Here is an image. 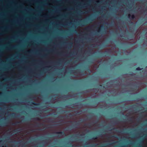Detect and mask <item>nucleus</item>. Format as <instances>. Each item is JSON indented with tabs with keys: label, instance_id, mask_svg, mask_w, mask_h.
Returning <instances> with one entry per match:
<instances>
[{
	"label": "nucleus",
	"instance_id": "10",
	"mask_svg": "<svg viewBox=\"0 0 147 147\" xmlns=\"http://www.w3.org/2000/svg\"><path fill=\"white\" fill-rule=\"evenodd\" d=\"M16 115V114H15L14 113H12V114H11L10 115V116L12 117H16L15 115Z\"/></svg>",
	"mask_w": 147,
	"mask_h": 147
},
{
	"label": "nucleus",
	"instance_id": "31",
	"mask_svg": "<svg viewBox=\"0 0 147 147\" xmlns=\"http://www.w3.org/2000/svg\"><path fill=\"white\" fill-rule=\"evenodd\" d=\"M81 72V73L82 74H83V73H84V71H82Z\"/></svg>",
	"mask_w": 147,
	"mask_h": 147
},
{
	"label": "nucleus",
	"instance_id": "52",
	"mask_svg": "<svg viewBox=\"0 0 147 147\" xmlns=\"http://www.w3.org/2000/svg\"><path fill=\"white\" fill-rule=\"evenodd\" d=\"M28 53H30V51H28Z\"/></svg>",
	"mask_w": 147,
	"mask_h": 147
},
{
	"label": "nucleus",
	"instance_id": "24",
	"mask_svg": "<svg viewBox=\"0 0 147 147\" xmlns=\"http://www.w3.org/2000/svg\"><path fill=\"white\" fill-rule=\"evenodd\" d=\"M131 17V15L130 14H129L128 15V17L129 18H130V17Z\"/></svg>",
	"mask_w": 147,
	"mask_h": 147
},
{
	"label": "nucleus",
	"instance_id": "8",
	"mask_svg": "<svg viewBox=\"0 0 147 147\" xmlns=\"http://www.w3.org/2000/svg\"><path fill=\"white\" fill-rule=\"evenodd\" d=\"M76 137V135H73L70 136V137L71 138H73L74 139L76 140H77V139L75 138V137Z\"/></svg>",
	"mask_w": 147,
	"mask_h": 147
},
{
	"label": "nucleus",
	"instance_id": "28",
	"mask_svg": "<svg viewBox=\"0 0 147 147\" xmlns=\"http://www.w3.org/2000/svg\"><path fill=\"white\" fill-rule=\"evenodd\" d=\"M37 125H38V126H40V123H37Z\"/></svg>",
	"mask_w": 147,
	"mask_h": 147
},
{
	"label": "nucleus",
	"instance_id": "43",
	"mask_svg": "<svg viewBox=\"0 0 147 147\" xmlns=\"http://www.w3.org/2000/svg\"><path fill=\"white\" fill-rule=\"evenodd\" d=\"M74 32H77V31H76V30H75L74 31Z\"/></svg>",
	"mask_w": 147,
	"mask_h": 147
},
{
	"label": "nucleus",
	"instance_id": "14",
	"mask_svg": "<svg viewBox=\"0 0 147 147\" xmlns=\"http://www.w3.org/2000/svg\"><path fill=\"white\" fill-rule=\"evenodd\" d=\"M20 122H17L16 123H13V125H16L17 124H18V123H19Z\"/></svg>",
	"mask_w": 147,
	"mask_h": 147
},
{
	"label": "nucleus",
	"instance_id": "42",
	"mask_svg": "<svg viewBox=\"0 0 147 147\" xmlns=\"http://www.w3.org/2000/svg\"><path fill=\"white\" fill-rule=\"evenodd\" d=\"M46 56V55H44V56H43V57H45Z\"/></svg>",
	"mask_w": 147,
	"mask_h": 147
},
{
	"label": "nucleus",
	"instance_id": "6",
	"mask_svg": "<svg viewBox=\"0 0 147 147\" xmlns=\"http://www.w3.org/2000/svg\"><path fill=\"white\" fill-rule=\"evenodd\" d=\"M31 104L32 105H34L35 106H38L39 105V104L38 103H37L34 102H31Z\"/></svg>",
	"mask_w": 147,
	"mask_h": 147
},
{
	"label": "nucleus",
	"instance_id": "9",
	"mask_svg": "<svg viewBox=\"0 0 147 147\" xmlns=\"http://www.w3.org/2000/svg\"><path fill=\"white\" fill-rule=\"evenodd\" d=\"M86 69L88 71L89 73H90L91 72V69L87 67Z\"/></svg>",
	"mask_w": 147,
	"mask_h": 147
},
{
	"label": "nucleus",
	"instance_id": "47",
	"mask_svg": "<svg viewBox=\"0 0 147 147\" xmlns=\"http://www.w3.org/2000/svg\"><path fill=\"white\" fill-rule=\"evenodd\" d=\"M114 137H115V138H117V136H114Z\"/></svg>",
	"mask_w": 147,
	"mask_h": 147
},
{
	"label": "nucleus",
	"instance_id": "26",
	"mask_svg": "<svg viewBox=\"0 0 147 147\" xmlns=\"http://www.w3.org/2000/svg\"><path fill=\"white\" fill-rule=\"evenodd\" d=\"M130 38H133L134 37V36L132 35H130Z\"/></svg>",
	"mask_w": 147,
	"mask_h": 147
},
{
	"label": "nucleus",
	"instance_id": "51",
	"mask_svg": "<svg viewBox=\"0 0 147 147\" xmlns=\"http://www.w3.org/2000/svg\"><path fill=\"white\" fill-rule=\"evenodd\" d=\"M107 25H108L109 24H108V23H107Z\"/></svg>",
	"mask_w": 147,
	"mask_h": 147
},
{
	"label": "nucleus",
	"instance_id": "33",
	"mask_svg": "<svg viewBox=\"0 0 147 147\" xmlns=\"http://www.w3.org/2000/svg\"><path fill=\"white\" fill-rule=\"evenodd\" d=\"M131 22V24H132V25H133V24H134V23H133V22Z\"/></svg>",
	"mask_w": 147,
	"mask_h": 147
},
{
	"label": "nucleus",
	"instance_id": "5",
	"mask_svg": "<svg viewBox=\"0 0 147 147\" xmlns=\"http://www.w3.org/2000/svg\"><path fill=\"white\" fill-rule=\"evenodd\" d=\"M56 134H59L62 135H64L65 134L64 132L62 131L57 132L56 133Z\"/></svg>",
	"mask_w": 147,
	"mask_h": 147
},
{
	"label": "nucleus",
	"instance_id": "23",
	"mask_svg": "<svg viewBox=\"0 0 147 147\" xmlns=\"http://www.w3.org/2000/svg\"><path fill=\"white\" fill-rule=\"evenodd\" d=\"M129 121H132V118H130L129 119Z\"/></svg>",
	"mask_w": 147,
	"mask_h": 147
},
{
	"label": "nucleus",
	"instance_id": "27",
	"mask_svg": "<svg viewBox=\"0 0 147 147\" xmlns=\"http://www.w3.org/2000/svg\"><path fill=\"white\" fill-rule=\"evenodd\" d=\"M15 48V47H10V49H14Z\"/></svg>",
	"mask_w": 147,
	"mask_h": 147
},
{
	"label": "nucleus",
	"instance_id": "12",
	"mask_svg": "<svg viewBox=\"0 0 147 147\" xmlns=\"http://www.w3.org/2000/svg\"><path fill=\"white\" fill-rule=\"evenodd\" d=\"M142 69V68H141L140 67H138L136 68V70L140 71Z\"/></svg>",
	"mask_w": 147,
	"mask_h": 147
},
{
	"label": "nucleus",
	"instance_id": "40",
	"mask_svg": "<svg viewBox=\"0 0 147 147\" xmlns=\"http://www.w3.org/2000/svg\"><path fill=\"white\" fill-rule=\"evenodd\" d=\"M113 130H115L116 129L115 128H114L113 129Z\"/></svg>",
	"mask_w": 147,
	"mask_h": 147
},
{
	"label": "nucleus",
	"instance_id": "54",
	"mask_svg": "<svg viewBox=\"0 0 147 147\" xmlns=\"http://www.w3.org/2000/svg\"><path fill=\"white\" fill-rule=\"evenodd\" d=\"M2 141H0V142H1Z\"/></svg>",
	"mask_w": 147,
	"mask_h": 147
},
{
	"label": "nucleus",
	"instance_id": "13",
	"mask_svg": "<svg viewBox=\"0 0 147 147\" xmlns=\"http://www.w3.org/2000/svg\"><path fill=\"white\" fill-rule=\"evenodd\" d=\"M82 111H77L76 114L78 115H80L82 113Z\"/></svg>",
	"mask_w": 147,
	"mask_h": 147
},
{
	"label": "nucleus",
	"instance_id": "34",
	"mask_svg": "<svg viewBox=\"0 0 147 147\" xmlns=\"http://www.w3.org/2000/svg\"><path fill=\"white\" fill-rule=\"evenodd\" d=\"M120 132V133L122 132H124L123 130H122V131L121 130V131L120 132Z\"/></svg>",
	"mask_w": 147,
	"mask_h": 147
},
{
	"label": "nucleus",
	"instance_id": "59",
	"mask_svg": "<svg viewBox=\"0 0 147 147\" xmlns=\"http://www.w3.org/2000/svg\"><path fill=\"white\" fill-rule=\"evenodd\" d=\"M89 125H90V124H89Z\"/></svg>",
	"mask_w": 147,
	"mask_h": 147
},
{
	"label": "nucleus",
	"instance_id": "37",
	"mask_svg": "<svg viewBox=\"0 0 147 147\" xmlns=\"http://www.w3.org/2000/svg\"><path fill=\"white\" fill-rule=\"evenodd\" d=\"M36 120H39V119L38 118H36Z\"/></svg>",
	"mask_w": 147,
	"mask_h": 147
},
{
	"label": "nucleus",
	"instance_id": "56",
	"mask_svg": "<svg viewBox=\"0 0 147 147\" xmlns=\"http://www.w3.org/2000/svg\"><path fill=\"white\" fill-rule=\"evenodd\" d=\"M122 147H123V146H122Z\"/></svg>",
	"mask_w": 147,
	"mask_h": 147
},
{
	"label": "nucleus",
	"instance_id": "20",
	"mask_svg": "<svg viewBox=\"0 0 147 147\" xmlns=\"http://www.w3.org/2000/svg\"><path fill=\"white\" fill-rule=\"evenodd\" d=\"M99 86L100 87H102V88H105L104 86H103L101 84L99 85Z\"/></svg>",
	"mask_w": 147,
	"mask_h": 147
},
{
	"label": "nucleus",
	"instance_id": "3",
	"mask_svg": "<svg viewBox=\"0 0 147 147\" xmlns=\"http://www.w3.org/2000/svg\"><path fill=\"white\" fill-rule=\"evenodd\" d=\"M107 52L106 51L104 53H100L98 55L94 56V57L96 58H98L102 56H106L107 55Z\"/></svg>",
	"mask_w": 147,
	"mask_h": 147
},
{
	"label": "nucleus",
	"instance_id": "29",
	"mask_svg": "<svg viewBox=\"0 0 147 147\" xmlns=\"http://www.w3.org/2000/svg\"><path fill=\"white\" fill-rule=\"evenodd\" d=\"M8 138V139H7L8 140H11V139L10 138L8 137V138Z\"/></svg>",
	"mask_w": 147,
	"mask_h": 147
},
{
	"label": "nucleus",
	"instance_id": "7",
	"mask_svg": "<svg viewBox=\"0 0 147 147\" xmlns=\"http://www.w3.org/2000/svg\"><path fill=\"white\" fill-rule=\"evenodd\" d=\"M98 135H95L93 136L92 138H91V139L94 140L98 138Z\"/></svg>",
	"mask_w": 147,
	"mask_h": 147
},
{
	"label": "nucleus",
	"instance_id": "19",
	"mask_svg": "<svg viewBox=\"0 0 147 147\" xmlns=\"http://www.w3.org/2000/svg\"><path fill=\"white\" fill-rule=\"evenodd\" d=\"M14 142V143H16L17 142L16 141H14V142H13L12 140H11V141L9 142Z\"/></svg>",
	"mask_w": 147,
	"mask_h": 147
},
{
	"label": "nucleus",
	"instance_id": "62",
	"mask_svg": "<svg viewBox=\"0 0 147 147\" xmlns=\"http://www.w3.org/2000/svg\"><path fill=\"white\" fill-rule=\"evenodd\" d=\"M103 123H105V122H104Z\"/></svg>",
	"mask_w": 147,
	"mask_h": 147
},
{
	"label": "nucleus",
	"instance_id": "18",
	"mask_svg": "<svg viewBox=\"0 0 147 147\" xmlns=\"http://www.w3.org/2000/svg\"><path fill=\"white\" fill-rule=\"evenodd\" d=\"M14 131L15 133H18V130H14Z\"/></svg>",
	"mask_w": 147,
	"mask_h": 147
},
{
	"label": "nucleus",
	"instance_id": "48",
	"mask_svg": "<svg viewBox=\"0 0 147 147\" xmlns=\"http://www.w3.org/2000/svg\"><path fill=\"white\" fill-rule=\"evenodd\" d=\"M2 147H7L6 146H2Z\"/></svg>",
	"mask_w": 147,
	"mask_h": 147
},
{
	"label": "nucleus",
	"instance_id": "61",
	"mask_svg": "<svg viewBox=\"0 0 147 147\" xmlns=\"http://www.w3.org/2000/svg\"><path fill=\"white\" fill-rule=\"evenodd\" d=\"M41 146H39V147H41Z\"/></svg>",
	"mask_w": 147,
	"mask_h": 147
},
{
	"label": "nucleus",
	"instance_id": "36",
	"mask_svg": "<svg viewBox=\"0 0 147 147\" xmlns=\"http://www.w3.org/2000/svg\"><path fill=\"white\" fill-rule=\"evenodd\" d=\"M85 5H89V4H88V3H86Z\"/></svg>",
	"mask_w": 147,
	"mask_h": 147
},
{
	"label": "nucleus",
	"instance_id": "53",
	"mask_svg": "<svg viewBox=\"0 0 147 147\" xmlns=\"http://www.w3.org/2000/svg\"><path fill=\"white\" fill-rule=\"evenodd\" d=\"M49 102H47V104H49Z\"/></svg>",
	"mask_w": 147,
	"mask_h": 147
},
{
	"label": "nucleus",
	"instance_id": "21",
	"mask_svg": "<svg viewBox=\"0 0 147 147\" xmlns=\"http://www.w3.org/2000/svg\"><path fill=\"white\" fill-rule=\"evenodd\" d=\"M106 32V31L105 30H103V31H102V33H104V32L105 33Z\"/></svg>",
	"mask_w": 147,
	"mask_h": 147
},
{
	"label": "nucleus",
	"instance_id": "49",
	"mask_svg": "<svg viewBox=\"0 0 147 147\" xmlns=\"http://www.w3.org/2000/svg\"><path fill=\"white\" fill-rule=\"evenodd\" d=\"M131 89H132V90H133V89H134V88H131Z\"/></svg>",
	"mask_w": 147,
	"mask_h": 147
},
{
	"label": "nucleus",
	"instance_id": "4",
	"mask_svg": "<svg viewBox=\"0 0 147 147\" xmlns=\"http://www.w3.org/2000/svg\"><path fill=\"white\" fill-rule=\"evenodd\" d=\"M136 106V105H129V106H127L125 109H128L131 110L132 109H136L135 106Z\"/></svg>",
	"mask_w": 147,
	"mask_h": 147
},
{
	"label": "nucleus",
	"instance_id": "63",
	"mask_svg": "<svg viewBox=\"0 0 147 147\" xmlns=\"http://www.w3.org/2000/svg\"><path fill=\"white\" fill-rule=\"evenodd\" d=\"M57 63H59L58 62H57Z\"/></svg>",
	"mask_w": 147,
	"mask_h": 147
},
{
	"label": "nucleus",
	"instance_id": "60",
	"mask_svg": "<svg viewBox=\"0 0 147 147\" xmlns=\"http://www.w3.org/2000/svg\"><path fill=\"white\" fill-rule=\"evenodd\" d=\"M101 125H102V124Z\"/></svg>",
	"mask_w": 147,
	"mask_h": 147
},
{
	"label": "nucleus",
	"instance_id": "55",
	"mask_svg": "<svg viewBox=\"0 0 147 147\" xmlns=\"http://www.w3.org/2000/svg\"><path fill=\"white\" fill-rule=\"evenodd\" d=\"M86 91H87V92H88V90H86Z\"/></svg>",
	"mask_w": 147,
	"mask_h": 147
},
{
	"label": "nucleus",
	"instance_id": "45",
	"mask_svg": "<svg viewBox=\"0 0 147 147\" xmlns=\"http://www.w3.org/2000/svg\"><path fill=\"white\" fill-rule=\"evenodd\" d=\"M57 53L58 54H60V53Z\"/></svg>",
	"mask_w": 147,
	"mask_h": 147
},
{
	"label": "nucleus",
	"instance_id": "58",
	"mask_svg": "<svg viewBox=\"0 0 147 147\" xmlns=\"http://www.w3.org/2000/svg\"><path fill=\"white\" fill-rule=\"evenodd\" d=\"M54 115H56V114H55Z\"/></svg>",
	"mask_w": 147,
	"mask_h": 147
},
{
	"label": "nucleus",
	"instance_id": "50",
	"mask_svg": "<svg viewBox=\"0 0 147 147\" xmlns=\"http://www.w3.org/2000/svg\"><path fill=\"white\" fill-rule=\"evenodd\" d=\"M1 34H2L1 33H0V35H1Z\"/></svg>",
	"mask_w": 147,
	"mask_h": 147
},
{
	"label": "nucleus",
	"instance_id": "46",
	"mask_svg": "<svg viewBox=\"0 0 147 147\" xmlns=\"http://www.w3.org/2000/svg\"><path fill=\"white\" fill-rule=\"evenodd\" d=\"M26 143H24V145L26 144Z\"/></svg>",
	"mask_w": 147,
	"mask_h": 147
},
{
	"label": "nucleus",
	"instance_id": "57",
	"mask_svg": "<svg viewBox=\"0 0 147 147\" xmlns=\"http://www.w3.org/2000/svg\"><path fill=\"white\" fill-rule=\"evenodd\" d=\"M132 100H134V99H132Z\"/></svg>",
	"mask_w": 147,
	"mask_h": 147
},
{
	"label": "nucleus",
	"instance_id": "25",
	"mask_svg": "<svg viewBox=\"0 0 147 147\" xmlns=\"http://www.w3.org/2000/svg\"><path fill=\"white\" fill-rule=\"evenodd\" d=\"M100 32V30H98V31H97V34H99V33Z\"/></svg>",
	"mask_w": 147,
	"mask_h": 147
},
{
	"label": "nucleus",
	"instance_id": "16",
	"mask_svg": "<svg viewBox=\"0 0 147 147\" xmlns=\"http://www.w3.org/2000/svg\"><path fill=\"white\" fill-rule=\"evenodd\" d=\"M131 17L132 19H133L135 18V16L133 14L131 15Z\"/></svg>",
	"mask_w": 147,
	"mask_h": 147
},
{
	"label": "nucleus",
	"instance_id": "11",
	"mask_svg": "<svg viewBox=\"0 0 147 147\" xmlns=\"http://www.w3.org/2000/svg\"><path fill=\"white\" fill-rule=\"evenodd\" d=\"M6 124V122H4L2 123H0V127L2 126H5L6 125L5 124Z\"/></svg>",
	"mask_w": 147,
	"mask_h": 147
},
{
	"label": "nucleus",
	"instance_id": "35",
	"mask_svg": "<svg viewBox=\"0 0 147 147\" xmlns=\"http://www.w3.org/2000/svg\"><path fill=\"white\" fill-rule=\"evenodd\" d=\"M69 123H72L73 122L72 121H69Z\"/></svg>",
	"mask_w": 147,
	"mask_h": 147
},
{
	"label": "nucleus",
	"instance_id": "2",
	"mask_svg": "<svg viewBox=\"0 0 147 147\" xmlns=\"http://www.w3.org/2000/svg\"><path fill=\"white\" fill-rule=\"evenodd\" d=\"M80 125V123L79 122H75L74 124L73 125L69 127H68L67 128L66 130H68L70 129H72L74 127H75V128H76L77 127V126Z\"/></svg>",
	"mask_w": 147,
	"mask_h": 147
},
{
	"label": "nucleus",
	"instance_id": "22",
	"mask_svg": "<svg viewBox=\"0 0 147 147\" xmlns=\"http://www.w3.org/2000/svg\"><path fill=\"white\" fill-rule=\"evenodd\" d=\"M61 112L62 113H65V110H61Z\"/></svg>",
	"mask_w": 147,
	"mask_h": 147
},
{
	"label": "nucleus",
	"instance_id": "17",
	"mask_svg": "<svg viewBox=\"0 0 147 147\" xmlns=\"http://www.w3.org/2000/svg\"><path fill=\"white\" fill-rule=\"evenodd\" d=\"M90 29H91V28H90V27H88V28H86V30H90Z\"/></svg>",
	"mask_w": 147,
	"mask_h": 147
},
{
	"label": "nucleus",
	"instance_id": "44",
	"mask_svg": "<svg viewBox=\"0 0 147 147\" xmlns=\"http://www.w3.org/2000/svg\"><path fill=\"white\" fill-rule=\"evenodd\" d=\"M93 90H96V88H94V89H93Z\"/></svg>",
	"mask_w": 147,
	"mask_h": 147
},
{
	"label": "nucleus",
	"instance_id": "30",
	"mask_svg": "<svg viewBox=\"0 0 147 147\" xmlns=\"http://www.w3.org/2000/svg\"><path fill=\"white\" fill-rule=\"evenodd\" d=\"M84 121V119H82L80 120V121H81V122H83Z\"/></svg>",
	"mask_w": 147,
	"mask_h": 147
},
{
	"label": "nucleus",
	"instance_id": "15",
	"mask_svg": "<svg viewBox=\"0 0 147 147\" xmlns=\"http://www.w3.org/2000/svg\"><path fill=\"white\" fill-rule=\"evenodd\" d=\"M129 74L131 76H133L134 75L133 73L132 72H129Z\"/></svg>",
	"mask_w": 147,
	"mask_h": 147
},
{
	"label": "nucleus",
	"instance_id": "38",
	"mask_svg": "<svg viewBox=\"0 0 147 147\" xmlns=\"http://www.w3.org/2000/svg\"><path fill=\"white\" fill-rule=\"evenodd\" d=\"M134 86H135V87H137V86L136 85V84H135L134 85Z\"/></svg>",
	"mask_w": 147,
	"mask_h": 147
},
{
	"label": "nucleus",
	"instance_id": "41",
	"mask_svg": "<svg viewBox=\"0 0 147 147\" xmlns=\"http://www.w3.org/2000/svg\"><path fill=\"white\" fill-rule=\"evenodd\" d=\"M112 25H113V23H112L111 24Z\"/></svg>",
	"mask_w": 147,
	"mask_h": 147
},
{
	"label": "nucleus",
	"instance_id": "39",
	"mask_svg": "<svg viewBox=\"0 0 147 147\" xmlns=\"http://www.w3.org/2000/svg\"><path fill=\"white\" fill-rule=\"evenodd\" d=\"M73 105V104H70L69 105H70V106H72V105Z\"/></svg>",
	"mask_w": 147,
	"mask_h": 147
},
{
	"label": "nucleus",
	"instance_id": "1",
	"mask_svg": "<svg viewBox=\"0 0 147 147\" xmlns=\"http://www.w3.org/2000/svg\"><path fill=\"white\" fill-rule=\"evenodd\" d=\"M94 19L93 17L89 16L87 19L81 20L79 23V25L81 26H83L88 23H91Z\"/></svg>",
	"mask_w": 147,
	"mask_h": 147
},
{
	"label": "nucleus",
	"instance_id": "64",
	"mask_svg": "<svg viewBox=\"0 0 147 147\" xmlns=\"http://www.w3.org/2000/svg\"><path fill=\"white\" fill-rule=\"evenodd\" d=\"M146 67H147V66Z\"/></svg>",
	"mask_w": 147,
	"mask_h": 147
},
{
	"label": "nucleus",
	"instance_id": "32",
	"mask_svg": "<svg viewBox=\"0 0 147 147\" xmlns=\"http://www.w3.org/2000/svg\"><path fill=\"white\" fill-rule=\"evenodd\" d=\"M65 97H67L69 96V95H65Z\"/></svg>",
	"mask_w": 147,
	"mask_h": 147
}]
</instances>
